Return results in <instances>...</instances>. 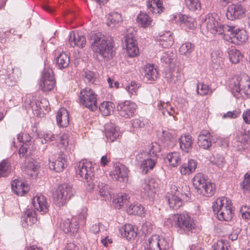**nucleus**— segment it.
Segmentation results:
<instances>
[{
	"label": "nucleus",
	"instance_id": "nucleus-1",
	"mask_svg": "<svg viewBox=\"0 0 250 250\" xmlns=\"http://www.w3.org/2000/svg\"><path fill=\"white\" fill-rule=\"evenodd\" d=\"M92 51L103 59H111L113 56L114 43L111 38L100 33H91L89 38Z\"/></svg>",
	"mask_w": 250,
	"mask_h": 250
},
{
	"label": "nucleus",
	"instance_id": "nucleus-2",
	"mask_svg": "<svg viewBox=\"0 0 250 250\" xmlns=\"http://www.w3.org/2000/svg\"><path fill=\"white\" fill-rule=\"evenodd\" d=\"M230 87L236 98H248L250 96V78L245 75L235 76L231 80Z\"/></svg>",
	"mask_w": 250,
	"mask_h": 250
},
{
	"label": "nucleus",
	"instance_id": "nucleus-3",
	"mask_svg": "<svg viewBox=\"0 0 250 250\" xmlns=\"http://www.w3.org/2000/svg\"><path fill=\"white\" fill-rule=\"evenodd\" d=\"M212 208L219 220L229 221L232 218L233 208L231 200L228 198H217L213 202Z\"/></svg>",
	"mask_w": 250,
	"mask_h": 250
},
{
	"label": "nucleus",
	"instance_id": "nucleus-4",
	"mask_svg": "<svg viewBox=\"0 0 250 250\" xmlns=\"http://www.w3.org/2000/svg\"><path fill=\"white\" fill-rule=\"evenodd\" d=\"M96 166L92 162L83 160L79 162L77 172L87 183V188L90 190L94 188L95 180Z\"/></svg>",
	"mask_w": 250,
	"mask_h": 250
},
{
	"label": "nucleus",
	"instance_id": "nucleus-5",
	"mask_svg": "<svg viewBox=\"0 0 250 250\" xmlns=\"http://www.w3.org/2000/svg\"><path fill=\"white\" fill-rule=\"evenodd\" d=\"M192 181L193 186L199 194L206 197H210L214 194L215 185L208 181L202 173H197Z\"/></svg>",
	"mask_w": 250,
	"mask_h": 250
},
{
	"label": "nucleus",
	"instance_id": "nucleus-6",
	"mask_svg": "<svg viewBox=\"0 0 250 250\" xmlns=\"http://www.w3.org/2000/svg\"><path fill=\"white\" fill-rule=\"evenodd\" d=\"M169 220L173 221L172 225L181 233L192 231L195 227L194 221L187 214H177L173 215Z\"/></svg>",
	"mask_w": 250,
	"mask_h": 250
},
{
	"label": "nucleus",
	"instance_id": "nucleus-7",
	"mask_svg": "<svg viewBox=\"0 0 250 250\" xmlns=\"http://www.w3.org/2000/svg\"><path fill=\"white\" fill-rule=\"evenodd\" d=\"M75 193V191L71 185L67 184H61L58 186L53 193V201L58 207L63 206Z\"/></svg>",
	"mask_w": 250,
	"mask_h": 250
},
{
	"label": "nucleus",
	"instance_id": "nucleus-8",
	"mask_svg": "<svg viewBox=\"0 0 250 250\" xmlns=\"http://www.w3.org/2000/svg\"><path fill=\"white\" fill-rule=\"evenodd\" d=\"M86 217V210H83L78 216L62 220L60 223V228L65 233L76 232L79 229L80 224L83 225L85 224Z\"/></svg>",
	"mask_w": 250,
	"mask_h": 250
},
{
	"label": "nucleus",
	"instance_id": "nucleus-9",
	"mask_svg": "<svg viewBox=\"0 0 250 250\" xmlns=\"http://www.w3.org/2000/svg\"><path fill=\"white\" fill-rule=\"evenodd\" d=\"M79 103L91 111L97 108V95L90 88L85 87L82 89L79 95Z\"/></svg>",
	"mask_w": 250,
	"mask_h": 250
},
{
	"label": "nucleus",
	"instance_id": "nucleus-10",
	"mask_svg": "<svg viewBox=\"0 0 250 250\" xmlns=\"http://www.w3.org/2000/svg\"><path fill=\"white\" fill-rule=\"evenodd\" d=\"M226 25L219 23L216 18L211 14H208L202 20V26L213 34L223 35Z\"/></svg>",
	"mask_w": 250,
	"mask_h": 250
},
{
	"label": "nucleus",
	"instance_id": "nucleus-11",
	"mask_svg": "<svg viewBox=\"0 0 250 250\" xmlns=\"http://www.w3.org/2000/svg\"><path fill=\"white\" fill-rule=\"evenodd\" d=\"M144 247L145 250H168L170 244L165 238L155 234L146 240Z\"/></svg>",
	"mask_w": 250,
	"mask_h": 250
},
{
	"label": "nucleus",
	"instance_id": "nucleus-12",
	"mask_svg": "<svg viewBox=\"0 0 250 250\" xmlns=\"http://www.w3.org/2000/svg\"><path fill=\"white\" fill-rule=\"evenodd\" d=\"M225 36H229L230 42L235 44H241L248 39V35L245 30L235 29L233 26H225Z\"/></svg>",
	"mask_w": 250,
	"mask_h": 250
},
{
	"label": "nucleus",
	"instance_id": "nucleus-13",
	"mask_svg": "<svg viewBox=\"0 0 250 250\" xmlns=\"http://www.w3.org/2000/svg\"><path fill=\"white\" fill-rule=\"evenodd\" d=\"M137 108V104L130 101H125L118 103L117 111L120 116L125 119L133 117Z\"/></svg>",
	"mask_w": 250,
	"mask_h": 250
},
{
	"label": "nucleus",
	"instance_id": "nucleus-14",
	"mask_svg": "<svg viewBox=\"0 0 250 250\" xmlns=\"http://www.w3.org/2000/svg\"><path fill=\"white\" fill-rule=\"evenodd\" d=\"M55 83L53 70L50 68L45 69L40 84L42 90L44 92L50 91L53 89Z\"/></svg>",
	"mask_w": 250,
	"mask_h": 250
},
{
	"label": "nucleus",
	"instance_id": "nucleus-15",
	"mask_svg": "<svg viewBox=\"0 0 250 250\" xmlns=\"http://www.w3.org/2000/svg\"><path fill=\"white\" fill-rule=\"evenodd\" d=\"M145 153H141L138 154L136 157V160L140 164V169L142 172L145 174H146L149 170H152L154 167L156 162V158H152L149 156L145 158Z\"/></svg>",
	"mask_w": 250,
	"mask_h": 250
},
{
	"label": "nucleus",
	"instance_id": "nucleus-16",
	"mask_svg": "<svg viewBox=\"0 0 250 250\" xmlns=\"http://www.w3.org/2000/svg\"><path fill=\"white\" fill-rule=\"evenodd\" d=\"M246 14V9L240 3L232 4L227 9L226 16L231 21L244 18Z\"/></svg>",
	"mask_w": 250,
	"mask_h": 250
},
{
	"label": "nucleus",
	"instance_id": "nucleus-17",
	"mask_svg": "<svg viewBox=\"0 0 250 250\" xmlns=\"http://www.w3.org/2000/svg\"><path fill=\"white\" fill-rule=\"evenodd\" d=\"M158 183L153 178H146L141 181L140 190L145 196H151L155 192Z\"/></svg>",
	"mask_w": 250,
	"mask_h": 250
},
{
	"label": "nucleus",
	"instance_id": "nucleus-18",
	"mask_svg": "<svg viewBox=\"0 0 250 250\" xmlns=\"http://www.w3.org/2000/svg\"><path fill=\"white\" fill-rule=\"evenodd\" d=\"M110 176L114 180L126 182L128 180V169L124 165L117 164L111 172Z\"/></svg>",
	"mask_w": 250,
	"mask_h": 250
},
{
	"label": "nucleus",
	"instance_id": "nucleus-19",
	"mask_svg": "<svg viewBox=\"0 0 250 250\" xmlns=\"http://www.w3.org/2000/svg\"><path fill=\"white\" fill-rule=\"evenodd\" d=\"M142 75L144 81L146 83H151L156 81L158 77V72L153 64L147 63L143 68Z\"/></svg>",
	"mask_w": 250,
	"mask_h": 250
},
{
	"label": "nucleus",
	"instance_id": "nucleus-20",
	"mask_svg": "<svg viewBox=\"0 0 250 250\" xmlns=\"http://www.w3.org/2000/svg\"><path fill=\"white\" fill-rule=\"evenodd\" d=\"M212 138L213 136L208 130H202L198 136V146L205 149H209L212 146Z\"/></svg>",
	"mask_w": 250,
	"mask_h": 250
},
{
	"label": "nucleus",
	"instance_id": "nucleus-21",
	"mask_svg": "<svg viewBox=\"0 0 250 250\" xmlns=\"http://www.w3.org/2000/svg\"><path fill=\"white\" fill-rule=\"evenodd\" d=\"M32 204L34 208L43 214L48 211L49 205L44 196L42 194L34 197Z\"/></svg>",
	"mask_w": 250,
	"mask_h": 250
},
{
	"label": "nucleus",
	"instance_id": "nucleus-22",
	"mask_svg": "<svg viewBox=\"0 0 250 250\" xmlns=\"http://www.w3.org/2000/svg\"><path fill=\"white\" fill-rule=\"evenodd\" d=\"M177 132L174 130H164L162 132V142L164 146L172 147L176 142Z\"/></svg>",
	"mask_w": 250,
	"mask_h": 250
},
{
	"label": "nucleus",
	"instance_id": "nucleus-23",
	"mask_svg": "<svg viewBox=\"0 0 250 250\" xmlns=\"http://www.w3.org/2000/svg\"><path fill=\"white\" fill-rule=\"evenodd\" d=\"M125 44L128 56L133 57L138 54L139 49L132 34H127L125 36Z\"/></svg>",
	"mask_w": 250,
	"mask_h": 250
},
{
	"label": "nucleus",
	"instance_id": "nucleus-24",
	"mask_svg": "<svg viewBox=\"0 0 250 250\" xmlns=\"http://www.w3.org/2000/svg\"><path fill=\"white\" fill-rule=\"evenodd\" d=\"M156 40L159 44L163 48H169L174 43V38L171 32L167 31L159 34Z\"/></svg>",
	"mask_w": 250,
	"mask_h": 250
},
{
	"label": "nucleus",
	"instance_id": "nucleus-25",
	"mask_svg": "<svg viewBox=\"0 0 250 250\" xmlns=\"http://www.w3.org/2000/svg\"><path fill=\"white\" fill-rule=\"evenodd\" d=\"M21 223L23 227L32 226L37 221L36 211L32 209H27L21 215Z\"/></svg>",
	"mask_w": 250,
	"mask_h": 250
},
{
	"label": "nucleus",
	"instance_id": "nucleus-26",
	"mask_svg": "<svg viewBox=\"0 0 250 250\" xmlns=\"http://www.w3.org/2000/svg\"><path fill=\"white\" fill-rule=\"evenodd\" d=\"M69 43L74 47L83 48L86 44V38L84 36L75 31L71 32L69 34Z\"/></svg>",
	"mask_w": 250,
	"mask_h": 250
},
{
	"label": "nucleus",
	"instance_id": "nucleus-27",
	"mask_svg": "<svg viewBox=\"0 0 250 250\" xmlns=\"http://www.w3.org/2000/svg\"><path fill=\"white\" fill-rule=\"evenodd\" d=\"M29 106L33 110L38 111L40 112L45 113V112H48L50 110L49 103L46 98H41L36 100L35 102H31Z\"/></svg>",
	"mask_w": 250,
	"mask_h": 250
},
{
	"label": "nucleus",
	"instance_id": "nucleus-28",
	"mask_svg": "<svg viewBox=\"0 0 250 250\" xmlns=\"http://www.w3.org/2000/svg\"><path fill=\"white\" fill-rule=\"evenodd\" d=\"M105 135L108 142H112L120 135L119 128L112 123L107 124L105 125Z\"/></svg>",
	"mask_w": 250,
	"mask_h": 250
},
{
	"label": "nucleus",
	"instance_id": "nucleus-29",
	"mask_svg": "<svg viewBox=\"0 0 250 250\" xmlns=\"http://www.w3.org/2000/svg\"><path fill=\"white\" fill-rule=\"evenodd\" d=\"M11 188L19 196H23L29 190L28 185L19 180H15L12 182Z\"/></svg>",
	"mask_w": 250,
	"mask_h": 250
},
{
	"label": "nucleus",
	"instance_id": "nucleus-30",
	"mask_svg": "<svg viewBox=\"0 0 250 250\" xmlns=\"http://www.w3.org/2000/svg\"><path fill=\"white\" fill-rule=\"evenodd\" d=\"M197 163L194 160H190L187 163L183 164L179 167L182 175H189L194 172L197 167Z\"/></svg>",
	"mask_w": 250,
	"mask_h": 250
},
{
	"label": "nucleus",
	"instance_id": "nucleus-31",
	"mask_svg": "<svg viewBox=\"0 0 250 250\" xmlns=\"http://www.w3.org/2000/svg\"><path fill=\"white\" fill-rule=\"evenodd\" d=\"M121 235L127 240L134 239L137 236V231L135 227L131 224H125L120 229Z\"/></svg>",
	"mask_w": 250,
	"mask_h": 250
},
{
	"label": "nucleus",
	"instance_id": "nucleus-32",
	"mask_svg": "<svg viewBox=\"0 0 250 250\" xmlns=\"http://www.w3.org/2000/svg\"><path fill=\"white\" fill-rule=\"evenodd\" d=\"M57 125L62 127H66L69 123V114L64 108L60 109L56 116Z\"/></svg>",
	"mask_w": 250,
	"mask_h": 250
},
{
	"label": "nucleus",
	"instance_id": "nucleus-33",
	"mask_svg": "<svg viewBox=\"0 0 250 250\" xmlns=\"http://www.w3.org/2000/svg\"><path fill=\"white\" fill-rule=\"evenodd\" d=\"M180 195L174 193H167L166 199L167 201L169 207L174 209H177L180 208L182 205V201Z\"/></svg>",
	"mask_w": 250,
	"mask_h": 250
},
{
	"label": "nucleus",
	"instance_id": "nucleus-34",
	"mask_svg": "<svg viewBox=\"0 0 250 250\" xmlns=\"http://www.w3.org/2000/svg\"><path fill=\"white\" fill-rule=\"evenodd\" d=\"M40 166L36 161H29L24 167L26 173L33 178L37 177Z\"/></svg>",
	"mask_w": 250,
	"mask_h": 250
},
{
	"label": "nucleus",
	"instance_id": "nucleus-35",
	"mask_svg": "<svg viewBox=\"0 0 250 250\" xmlns=\"http://www.w3.org/2000/svg\"><path fill=\"white\" fill-rule=\"evenodd\" d=\"M98 187L99 195L102 200L106 201L111 199L112 189L109 185L101 183L99 184Z\"/></svg>",
	"mask_w": 250,
	"mask_h": 250
},
{
	"label": "nucleus",
	"instance_id": "nucleus-36",
	"mask_svg": "<svg viewBox=\"0 0 250 250\" xmlns=\"http://www.w3.org/2000/svg\"><path fill=\"white\" fill-rule=\"evenodd\" d=\"M147 7L153 14H160L164 9L161 0H148L147 2Z\"/></svg>",
	"mask_w": 250,
	"mask_h": 250
},
{
	"label": "nucleus",
	"instance_id": "nucleus-37",
	"mask_svg": "<svg viewBox=\"0 0 250 250\" xmlns=\"http://www.w3.org/2000/svg\"><path fill=\"white\" fill-rule=\"evenodd\" d=\"M180 148L185 152H188L192 148L193 141L191 136L188 134L182 135L179 138Z\"/></svg>",
	"mask_w": 250,
	"mask_h": 250
},
{
	"label": "nucleus",
	"instance_id": "nucleus-38",
	"mask_svg": "<svg viewBox=\"0 0 250 250\" xmlns=\"http://www.w3.org/2000/svg\"><path fill=\"white\" fill-rule=\"evenodd\" d=\"M137 21L138 24L144 28H147L152 26L151 18L145 13H140L137 16Z\"/></svg>",
	"mask_w": 250,
	"mask_h": 250
},
{
	"label": "nucleus",
	"instance_id": "nucleus-39",
	"mask_svg": "<svg viewBox=\"0 0 250 250\" xmlns=\"http://www.w3.org/2000/svg\"><path fill=\"white\" fill-rule=\"evenodd\" d=\"M66 161L62 156H59L55 161H51L49 159V167L57 172L62 171L65 166Z\"/></svg>",
	"mask_w": 250,
	"mask_h": 250
},
{
	"label": "nucleus",
	"instance_id": "nucleus-40",
	"mask_svg": "<svg viewBox=\"0 0 250 250\" xmlns=\"http://www.w3.org/2000/svg\"><path fill=\"white\" fill-rule=\"evenodd\" d=\"M228 54L229 59L232 63H238L243 58V55L241 52L234 47L229 48Z\"/></svg>",
	"mask_w": 250,
	"mask_h": 250
},
{
	"label": "nucleus",
	"instance_id": "nucleus-41",
	"mask_svg": "<svg viewBox=\"0 0 250 250\" xmlns=\"http://www.w3.org/2000/svg\"><path fill=\"white\" fill-rule=\"evenodd\" d=\"M169 165L172 167H176L178 166L181 162V156L178 152L169 153L166 157Z\"/></svg>",
	"mask_w": 250,
	"mask_h": 250
},
{
	"label": "nucleus",
	"instance_id": "nucleus-42",
	"mask_svg": "<svg viewBox=\"0 0 250 250\" xmlns=\"http://www.w3.org/2000/svg\"><path fill=\"white\" fill-rule=\"evenodd\" d=\"M236 139L240 144L238 146H245L249 141H250V131L244 130L240 131L237 135Z\"/></svg>",
	"mask_w": 250,
	"mask_h": 250
},
{
	"label": "nucleus",
	"instance_id": "nucleus-43",
	"mask_svg": "<svg viewBox=\"0 0 250 250\" xmlns=\"http://www.w3.org/2000/svg\"><path fill=\"white\" fill-rule=\"evenodd\" d=\"M179 19L181 23L184 24L189 29L195 28L196 23L195 19L191 17L181 15L179 16Z\"/></svg>",
	"mask_w": 250,
	"mask_h": 250
},
{
	"label": "nucleus",
	"instance_id": "nucleus-44",
	"mask_svg": "<svg viewBox=\"0 0 250 250\" xmlns=\"http://www.w3.org/2000/svg\"><path fill=\"white\" fill-rule=\"evenodd\" d=\"M127 211L129 214L142 216L145 213V208L138 203H134L129 206Z\"/></svg>",
	"mask_w": 250,
	"mask_h": 250
},
{
	"label": "nucleus",
	"instance_id": "nucleus-45",
	"mask_svg": "<svg viewBox=\"0 0 250 250\" xmlns=\"http://www.w3.org/2000/svg\"><path fill=\"white\" fill-rule=\"evenodd\" d=\"M11 171V163L7 160H3L0 163V177H5L8 176Z\"/></svg>",
	"mask_w": 250,
	"mask_h": 250
},
{
	"label": "nucleus",
	"instance_id": "nucleus-46",
	"mask_svg": "<svg viewBox=\"0 0 250 250\" xmlns=\"http://www.w3.org/2000/svg\"><path fill=\"white\" fill-rule=\"evenodd\" d=\"M113 104L111 102H104L99 106V110L104 116H108L113 111Z\"/></svg>",
	"mask_w": 250,
	"mask_h": 250
},
{
	"label": "nucleus",
	"instance_id": "nucleus-47",
	"mask_svg": "<svg viewBox=\"0 0 250 250\" xmlns=\"http://www.w3.org/2000/svg\"><path fill=\"white\" fill-rule=\"evenodd\" d=\"M129 198V196L126 193H119L117 194L114 200L116 207L119 209L124 204H126Z\"/></svg>",
	"mask_w": 250,
	"mask_h": 250
},
{
	"label": "nucleus",
	"instance_id": "nucleus-48",
	"mask_svg": "<svg viewBox=\"0 0 250 250\" xmlns=\"http://www.w3.org/2000/svg\"><path fill=\"white\" fill-rule=\"evenodd\" d=\"M194 49V45L191 42H186L182 44L179 48L180 53L188 57Z\"/></svg>",
	"mask_w": 250,
	"mask_h": 250
},
{
	"label": "nucleus",
	"instance_id": "nucleus-49",
	"mask_svg": "<svg viewBox=\"0 0 250 250\" xmlns=\"http://www.w3.org/2000/svg\"><path fill=\"white\" fill-rule=\"evenodd\" d=\"M70 62L69 57L65 53H62L57 58V64L60 69L66 67Z\"/></svg>",
	"mask_w": 250,
	"mask_h": 250
},
{
	"label": "nucleus",
	"instance_id": "nucleus-50",
	"mask_svg": "<svg viewBox=\"0 0 250 250\" xmlns=\"http://www.w3.org/2000/svg\"><path fill=\"white\" fill-rule=\"evenodd\" d=\"M123 21L121 15L117 12L111 13L108 17L107 25L113 27Z\"/></svg>",
	"mask_w": 250,
	"mask_h": 250
},
{
	"label": "nucleus",
	"instance_id": "nucleus-51",
	"mask_svg": "<svg viewBox=\"0 0 250 250\" xmlns=\"http://www.w3.org/2000/svg\"><path fill=\"white\" fill-rule=\"evenodd\" d=\"M240 187L245 194H250V171H248L245 174Z\"/></svg>",
	"mask_w": 250,
	"mask_h": 250
},
{
	"label": "nucleus",
	"instance_id": "nucleus-52",
	"mask_svg": "<svg viewBox=\"0 0 250 250\" xmlns=\"http://www.w3.org/2000/svg\"><path fill=\"white\" fill-rule=\"evenodd\" d=\"M223 52L219 50L213 51L211 54V62L216 65H220L223 62Z\"/></svg>",
	"mask_w": 250,
	"mask_h": 250
},
{
	"label": "nucleus",
	"instance_id": "nucleus-53",
	"mask_svg": "<svg viewBox=\"0 0 250 250\" xmlns=\"http://www.w3.org/2000/svg\"><path fill=\"white\" fill-rule=\"evenodd\" d=\"M31 145V143L29 141L23 143L19 149V153L20 157H26L31 154V150L29 146Z\"/></svg>",
	"mask_w": 250,
	"mask_h": 250
},
{
	"label": "nucleus",
	"instance_id": "nucleus-54",
	"mask_svg": "<svg viewBox=\"0 0 250 250\" xmlns=\"http://www.w3.org/2000/svg\"><path fill=\"white\" fill-rule=\"evenodd\" d=\"M42 144H45L55 140V136L51 132H41L39 135Z\"/></svg>",
	"mask_w": 250,
	"mask_h": 250
},
{
	"label": "nucleus",
	"instance_id": "nucleus-55",
	"mask_svg": "<svg viewBox=\"0 0 250 250\" xmlns=\"http://www.w3.org/2000/svg\"><path fill=\"white\" fill-rule=\"evenodd\" d=\"M229 246L227 241L221 239L212 246L213 250H229Z\"/></svg>",
	"mask_w": 250,
	"mask_h": 250
},
{
	"label": "nucleus",
	"instance_id": "nucleus-56",
	"mask_svg": "<svg viewBox=\"0 0 250 250\" xmlns=\"http://www.w3.org/2000/svg\"><path fill=\"white\" fill-rule=\"evenodd\" d=\"M187 7L191 11H194L201 9L200 0H185Z\"/></svg>",
	"mask_w": 250,
	"mask_h": 250
},
{
	"label": "nucleus",
	"instance_id": "nucleus-57",
	"mask_svg": "<svg viewBox=\"0 0 250 250\" xmlns=\"http://www.w3.org/2000/svg\"><path fill=\"white\" fill-rule=\"evenodd\" d=\"M161 150V147L160 145L156 143H151L150 148L148 151V156L152 158H156L157 160L158 156L157 153Z\"/></svg>",
	"mask_w": 250,
	"mask_h": 250
},
{
	"label": "nucleus",
	"instance_id": "nucleus-58",
	"mask_svg": "<svg viewBox=\"0 0 250 250\" xmlns=\"http://www.w3.org/2000/svg\"><path fill=\"white\" fill-rule=\"evenodd\" d=\"M174 57L175 54L172 51H167L163 53L161 58V61L165 64H169L172 62Z\"/></svg>",
	"mask_w": 250,
	"mask_h": 250
},
{
	"label": "nucleus",
	"instance_id": "nucleus-59",
	"mask_svg": "<svg viewBox=\"0 0 250 250\" xmlns=\"http://www.w3.org/2000/svg\"><path fill=\"white\" fill-rule=\"evenodd\" d=\"M197 91L198 94L204 96L212 93V91L208 84L200 83L197 85Z\"/></svg>",
	"mask_w": 250,
	"mask_h": 250
},
{
	"label": "nucleus",
	"instance_id": "nucleus-60",
	"mask_svg": "<svg viewBox=\"0 0 250 250\" xmlns=\"http://www.w3.org/2000/svg\"><path fill=\"white\" fill-rule=\"evenodd\" d=\"M69 134L68 133H63L60 137L59 145L61 147L66 149L69 144Z\"/></svg>",
	"mask_w": 250,
	"mask_h": 250
},
{
	"label": "nucleus",
	"instance_id": "nucleus-61",
	"mask_svg": "<svg viewBox=\"0 0 250 250\" xmlns=\"http://www.w3.org/2000/svg\"><path fill=\"white\" fill-rule=\"evenodd\" d=\"M167 107H169L171 109V105L168 102H164L161 101H159L157 103V108L164 115H166V110Z\"/></svg>",
	"mask_w": 250,
	"mask_h": 250
},
{
	"label": "nucleus",
	"instance_id": "nucleus-62",
	"mask_svg": "<svg viewBox=\"0 0 250 250\" xmlns=\"http://www.w3.org/2000/svg\"><path fill=\"white\" fill-rule=\"evenodd\" d=\"M139 87L137 83L132 81L126 87L125 89L130 95H136Z\"/></svg>",
	"mask_w": 250,
	"mask_h": 250
},
{
	"label": "nucleus",
	"instance_id": "nucleus-63",
	"mask_svg": "<svg viewBox=\"0 0 250 250\" xmlns=\"http://www.w3.org/2000/svg\"><path fill=\"white\" fill-rule=\"evenodd\" d=\"M241 114L240 109H236L232 111H228L223 116V118L235 119L239 117Z\"/></svg>",
	"mask_w": 250,
	"mask_h": 250
},
{
	"label": "nucleus",
	"instance_id": "nucleus-64",
	"mask_svg": "<svg viewBox=\"0 0 250 250\" xmlns=\"http://www.w3.org/2000/svg\"><path fill=\"white\" fill-rule=\"evenodd\" d=\"M132 126L135 129L143 128L145 124L143 119L137 118L132 120L131 121Z\"/></svg>",
	"mask_w": 250,
	"mask_h": 250
}]
</instances>
